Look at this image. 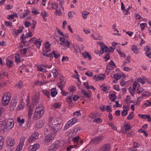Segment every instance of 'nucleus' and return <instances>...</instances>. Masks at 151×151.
Returning <instances> with one entry per match:
<instances>
[{
	"mask_svg": "<svg viewBox=\"0 0 151 151\" xmlns=\"http://www.w3.org/2000/svg\"><path fill=\"white\" fill-rule=\"evenodd\" d=\"M44 112V108L42 105L40 104L36 107L33 115V118L36 120L42 117Z\"/></svg>",
	"mask_w": 151,
	"mask_h": 151,
	"instance_id": "obj_1",
	"label": "nucleus"
},
{
	"mask_svg": "<svg viewBox=\"0 0 151 151\" xmlns=\"http://www.w3.org/2000/svg\"><path fill=\"white\" fill-rule=\"evenodd\" d=\"M62 125L60 121L57 120H54L52 123V130L54 133L56 134L62 128Z\"/></svg>",
	"mask_w": 151,
	"mask_h": 151,
	"instance_id": "obj_2",
	"label": "nucleus"
},
{
	"mask_svg": "<svg viewBox=\"0 0 151 151\" xmlns=\"http://www.w3.org/2000/svg\"><path fill=\"white\" fill-rule=\"evenodd\" d=\"M11 100L10 97L8 95V94L5 93L3 96L2 103L4 106L7 105Z\"/></svg>",
	"mask_w": 151,
	"mask_h": 151,
	"instance_id": "obj_3",
	"label": "nucleus"
},
{
	"mask_svg": "<svg viewBox=\"0 0 151 151\" xmlns=\"http://www.w3.org/2000/svg\"><path fill=\"white\" fill-rule=\"evenodd\" d=\"M40 96V94L38 92L34 94L32 99V102L33 104L36 105L38 104L39 101Z\"/></svg>",
	"mask_w": 151,
	"mask_h": 151,
	"instance_id": "obj_4",
	"label": "nucleus"
},
{
	"mask_svg": "<svg viewBox=\"0 0 151 151\" xmlns=\"http://www.w3.org/2000/svg\"><path fill=\"white\" fill-rule=\"evenodd\" d=\"M104 138L103 136H99L95 138L92 139L91 140V142L93 144L97 145L100 143L103 140Z\"/></svg>",
	"mask_w": 151,
	"mask_h": 151,
	"instance_id": "obj_5",
	"label": "nucleus"
},
{
	"mask_svg": "<svg viewBox=\"0 0 151 151\" xmlns=\"http://www.w3.org/2000/svg\"><path fill=\"white\" fill-rule=\"evenodd\" d=\"M6 141L7 145L10 147H13L16 143L14 139L10 137H7Z\"/></svg>",
	"mask_w": 151,
	"mask_h": 151,
	"instance_id": "obj_6",
	"label": "nucleus"
},
{
	"mask_svg": "<svg viewBox=\"0 0 151 151\" xmlns=\"http://www.w3.org/2000/svg\"><path fill=\"white\" fill-rule=\"evenodd\" d=\"M25 139V138L24 137H21L20 139V141L19 143V144L17 146V147L16 149V151H20L22 149L24 145Z\"/></svg>",
	"mask_w": 151,
	"mask_h": 151,
	"instance_id": "obj_7",
	"label": "nucleus"
},
{
	"mask_svg": "<svg viewBox=\"0 0 151 151\" xmlns=\"http://www.w3.org/2000/svg\"><path fill=\"white\" fill-rule=\"evenodd\" d=\"M55 134L54 133H48L45 137V141L47 142H50L54 139Z\"/></svg>",
	"mask_w": 151,
	"mask_h": 151,
	"instance_id": "obj_8",
	"label": "nucleus"
},
{
	"mask_svg": "<svg viewBox=\"0 0 151 151\" xmlns=\"http://www.w3.org/2000/svg\"><path fill=\"white\" fill-rule=\"evenodd\" d=\"M111 149V146L108 143L105 144L99 150V151H109Z\"/></svg>",
	"mask_w": 151,
	"mask_h": 151,
	"instance_id": "obj_9",
	"label": "nucleus"
},
{
	"mask_svg": "<svg viewBox=\"0 0 151 151\" xmlns=\"http://www.w3.org/2000/svg\"><path fill=\"white\" fill-rule=\"evenodd\" d=\"M6 124V121L5 120L0 122V131L3 130V132H5L6 130L7 126Z\"/></svg>",
	"mask_w": 151,
	"mask_h": 151,
	"instance_id": "obj_10",
	"label": "nucleus"
},
{
	"mask_svg": "<svg viewBox=\"0 0 151 151\" xmlns=\"http://www.w3.org/2000/svg\"><path fill=\"white\" fill-rule=\"evenodd\" d=\"M39 147V145L38 144L36 143L32 145H30L28 148V150L29 151H36Z\"/></svg>",
	"mask_w": 151,
	"mask_h": 151,
	"instance_id": "obj_11",
	"label": "nucleus"
},
{
	"mask_svg": "<svg viewBox=\"0 0 151 151\" xmlns=\"http://www.w3.org/2000/svg\"><path fill=\"white\" fill-rule=\"evenodd\" d=\"M6 123L7 128L8 130H11L13 127L14 122L12 119H10L7 121H6Z\"/></svg>",
	"mask_w": 151,
	"mask_h": 151,
	"instance_id": "obj_12",
	"label": "nucleus"
},
{
	"mask_svg": "<svg viewBox=\"0 0 151 151\" xmlns=\"http://www.w3.org/2000/svg\"><path fill=\"white\" fill-rule=\"evenodd\" d=\"M60 82L58 83L59 88L62 91V89L64 86L65 84V82L64 81L63 78H60Z\"/></svg>",
	"mask_w": 151,
	"mask_h": 151,
	"instance_id": "obj_13",
	"label": "nucleus"
},
{
	"mask_svg": "<svg viewBox=\"0 0 151 151\" xmlns=\"http://www.w3.org/2000/svg\"><path fill=\"white\" fill-rule=\"evenodd\" d=\"M51 146L55 151L60 147V143L58 141L55 142Z\"/></svg>",
	"mask_w": 151,
	"mask_h": 151,
	"instance_id": "obj_14",
	"label": "nucleus"
},
{
	"mask_svg": "<svg viewBox=\"0 0 151 151\" xmlns=\"http://www.w3.org/2000/svg\"><path fill=\"white\" fill-rule=\"evenodd\" d=\"M51 146L55 151L60 147V143L58 141L55 142Z\"/></svg>",
	"mask_w": 151,
	"mask_h": 151,
	"instance_id": "obj_15",
	"label": "nucleus"
},
{
	"mask_svg": "<svg viewBox=\"0 0 151 151\" xmlns=\"http://www.w3.org/2000/svg\"><path fill=\"white\" fill-rule=\"evenodd\" d=\"M17 102L18 100H17L16 99H12L10 104V108H12V110H13L17 106Z\"/></svg>",
	"mask_w": 151,
	"mask_h": 151,
	"instance_id": "obj_16",
	"label": "nucleus"
},
{
	"mask_svg": "<svg viewBox=\"0 0 151 151\" xmlns=\"http://www.w3.org/2000/svg\"><path fill=\"white\" fill-rule=\"evenodd\" d=\"M52 127H51L49 125L46 126L44 130V133L45 134H48V133L49 132L50 133H52Z\"/></svg>",
	"mask_w": 151,
	"mask_h": 151,
	"instance_id": "obj_17",
	"label": "nucleus"
},
{
	"mask_svg": "<svg viewBox=\"0 0 151 151\" xmlns=\"http://www.w3.org/2000/svg\"><path fill=\"white\" fill-rule=\"evenodd\" d=\"M29 37L28 36L27 34L26 33L25 35H24V34L22 35L20 37V38L22 39V42L24 44H25L26 42H27L29 41V40H26V39H28Z\"/></svg>",
	"mask_w": 151,
	"mask_h": 151,
	"instance_id": "obj_18",
	"label": "nucleus"
},
{
	"mask_svg": "<svg viewBox=\"0 0 151 151\" xmlns=\"http://www.w3.org/2000/svg\"><path fill=\"white\" fill-rule=\"evenodd\" d=\"M44 124L45 123L43 120H40L36 124V127L37 129H40L43 127Z\"/></svg>",
	"mask_w": 151,
	"mask_h": 151,
	"instance_id": "obj_19",
	"label": "nucleus"
},
{
	"mask_svg": "<svg viewBox=\"0 0 151 151\" xmlns=\"http://www.w3.org/2000/svg\"><path fill=\"white\" fill-rule=\"evenodd\" d=\"M82 93L87 98L91 97V92L90 91H88V92H86L84 90H81Z\"/></svg>",
	"mask_w": 151,
	"mask_h": 151,
	"instance_id": "obj_20",
	"label": "nucleus"
},
{
	"mask_svg": "<svg viewBox=\"0 0 151 151\" xmlns=\"http://www.w3.org/2000/svg\"><path fill=\"white\" fill-rule=\"evenodd\" d=\"M131 50L134 53L138 54L139 53V49L138 47L135 45H133L132 46Z\"/></svg>",
	"mask_w": 151,
	"mask_h": 151,
	"instance_id": "obj_21",
	"label": "nucleus"
},
{
	"mask_svg": "<svg viewBox=\"0 0 151 151\" xmlns=\"http://www.w3.org/2000/svg\"><path fill=\"white\" fill-rule=\"evenodd\" d=\"M80 137L79 136H77L72 138V140L75 145H77L78 144Z\"/></svg>",
	"mask_w": 151,
	"mask_h": 151,
	"instance_id": "obj_22",
	"label": "nucleus"
},
{
	"mask_svg": "<svg viewBox=\"0 0 151 151\" xmlns=\"http://www.w3.org/2000/svg\"><path fill=\"white\" fill-rule=\"evenodd\" d=\"M58 93L57 90L55 88H53L51 90V94L52 97L55 96Z\"/></svg>",
	"mask_w": 151,
	"mask_h": 151,
	"instance_id": "obj_23",
	"label": "nucleus"
},
{
	"mask_svg": "<svg viewBox=\"0 0 151 151\" xmlns=\"http://www.w3.org/2000/svg\"><path fill=\"white\" fill-rule=\"evenodd\" d=\"M54 77L55 78L57 77L59 75V73L58 72V69H53L52 70Z\"/></svg>",
	"mask_w": 151,
	"mask_h": 151,
	"instance_id": "obj_24",
	"label": "nucleus"
},
{
	"mask_svg": "<svg viewBox=\"0 0 151 151\" xmlns=\"http://www.w3.org/2000/svg\"><path fill=\"white\" fill-rule=\"evenodd\" d=\"M23 83L21 81H19L15 85V87L17 88L21 89L23 86Z\"/></svg>",
	"mask_w": 151,
	"mask_h": 151,
	"instance_id": "obj_25",
	"label": "nucleus"
},
{
	"mask_svg": "<svg viewBox=\"0 0 151 151\" xmlns=\"http://www.w3.org/2000/svg\"><path fill=\"white\" fill-rule=\"evenodd\" d=\"M85 53L86 54L85 55L83 53H82V55H83V57L84 58H86V57H88V59L90 60L91 59V57L89 54L87 52H86Z\"/></svg>",
	"mask_w": 151,
	"mask_h": 151,
	"instance_id": "obj_26",
	"label": "nucleus"
},
{
	"mask_svg": "<svg viewBox=\"0 0 151 151\" xmlns=\"http://www.w3.org/2000/svg\"><path fill=\"white\" fill-rule=\"evenodd\" d=\"M73 125V124H72V123L71 122L70 120L67 122L65 124V129H67L68 128H69Z\"/></svg>",
	"mask_w": 151,
	"mask_h": 151,
	"instance_id": "obj_27",
	"label": "nucleus"
},
{
	"mask_svg": "<svg viewBox=\"0 0 151 151\" xmlns=\"http://www.w3.org/2000/svg\"><path fill=\"white\" fill-rule=\"evenodd\" d=\"M34 44L37 46L38 48H39L41 45V42L40 41V39L35 41Z\"/></svg>",
	"mask_w": 151,
	"mask_h": 151,
	"instance_id": "obj_28",
	"label": "nucleus"
},
{
	"mask_svg": "<svg viewBox=\"0 0 151 151\" xmlns=\"http://www.w3.org/2000/svg\"><path fill=\"white\" fill-rule=\"evenodd\" d=\"M124 127L125 129V131L124 133H126L129 129L131 128L132 127L131 126L129 125L128 124H127L124 125Z\"/></svg>",
	"mask_w": 151,
	"mask_h": 151,
	"instance_id": "obj_29",
	"label": "nucleus"
},
{
	"mask_svg": "<svg viewBox=\"0 0 151 151\" xmlns=\"http://www.w3.org/2000/svg\"><path fill=\"white\" fill-rule=\"evenodd\" d=\"M146 77H143L142 78H138L137 81L143 84L145 83V81L146 80Z\"/></svg>",
	"mask_w": 151,
	"mask_h": 151,
	"instance_id": "obj_30",
	"label": "nucleus"
},
{
	"mask_svg": "<svg viewBox=\"0 0 151 151\" xmlns=\"http://www.w3.org/2000/svg\"><path fill=\"white\" fill-rule=\"evenodd\" d=\"M4 138L3 136H0V149H1L3 145Z\"/></svg>",
	"mask_w": 151,
	"mask_h": 151,
	"instance_id": "obj_31",
	"label": "nucleus"
},
{
	"mask_svg": "<svg viewBox=\"0 0 151 151\" xmlns=\"http://www.w3.org/2000/svg\"><path fill=\"white\" fill-rule=\"evenodd\" d=\"M122 77L121 74L119 73H115L114 75V77L115 79L118 80L120 79Z\"/></svg>",
	"mask_w": 151,
	"mask_h": 151,
	"instance_id": "obj_32",
	"label": "nucleus"
},
{
	"mask_svg": "<svg viewBox=\"0 0 151 151\" xmlns=\"http://www.w3.org/2000/svg\"><path fill=\"white\" fill-rule=\"evenodd\" d=\"M60 44L64 46L65 47H66L67 48H68L69 47V46L70 45V43L69 41L67 40L64 43H60Z\"/></svg>",
	"mask_w": 151,
	"mask_h": 151,
	"instance_id": "obj_33",
	"label": "nucleus"
},
{
	"mask_svg": "<svg viewBox=\"0 0 151 151\" xmlns=\"http://www.w3.org/2000/svg\"><path fill=\"white\" fill-rule=\"evenodd\" d=\"M31 136L35 140L38 138V133L37 132H35L31 135Z\"/></svg>",
	"mask_w": 151,
	"mask_h": 151,
	"instance_id": "obj_34",
	"label": "nucleus"
},
{
	"mask_svg": "<svg viewBox=\"0 0 151 151\" xmlns=\"http://www.w3.org/2000/svg\"><path fill=\"white\" fill-rule=\"evenodd\" d=\"M14 58L15 61L17 63H19L21 62L20 56L19 54H17L15 55Z\"/></svg>",
	"mask_w": 151,
	"mask_h": 151,
	"instance_id": "obj_35",
	"label": "nucleus"
},
{
	"mask_svg": "<svg viewBox=\"0 0 151 151\" xmlns=\"http://www.w3.org/2000/svg\"><path fill=\"white\" fill-rule=\"evenodd\" d=\"M89 116L92 119H93L98 116V115L97 113H91L89 115Z\"/></svg>",
	"mask_w": 151,
	"mask_h": 151,
	"instance_id": "obj_36",
	"label": "nucleus"
},
{
	"mask_svg": "<svg viewBox=\"0 0 151 151\" xmlns=\"http://www.w3.org/2000/svg\"><path fill=\"white\" fill-rule=\"evenodd\" d=\"M134 114L133 112H131L128 116L127 119L129 120H130L132 119L134 117Z\"/></svg>",
	"mask_w": 151,
	"mask_h": 151,
	"instance_id": "obj_37",
	"label": "nucleus"
},
{
	"mask_svg": "<svg viewBox=\"0 0 151 151\" xmlns=\"http://www.w3.org/2000/svg\"><path fill=\"white\" fill-rule=\"evenodd\" d=\"M116 96L114 94H111L109 96V98L113 101H114L116 99Z\"/></svg>",
	"mask_w": 151,
	"mask_h": 151,
	"instance_id": "obj_38",
	"label": "nucleus"
},
{
	"mask_svg": "<svg viewBox=\"0 0 151 151\" xmlns=\"http://www.w3.org/2000/svg\"><path fill=\"white\" fill-rule=\"evenodd\" d=\"M43 93L48 98H50V93L46 90H43L42 91Z\"/></svg>",
	"mask_w": 151,
	"mask_h": 151,
	"instance_id": "obj_39",
	"label": "nucleus"
},
{
	"mask_svg": "<svg viewBox=\"0 0 151 151\" xmlns=\"http://www.w3.org/2000/svg\"><path fill=\"white\" fill-rule=\"evenodd\" d=\"M143 91L144 89L142 88L138 87L137 89V93L139 94Z\"/></svg>",
	"mask_w": 151,
	"mask_h": 151,
	"instance_id": "obj_40",
	"label": "nucleus"
},
{
	"mask_svg": "<svg viewBox=\"0 0 151 151\" xmlns=\"http://www.w3.org/2000/svg\"><path fill=\"white\" fill-rule=\"evenodd\" d=\"M104 85H99L101 89L104 92L107 93L108 92L107 88H106L107 87L104 86Z\"/></svg>",
	"mask_w": 151,
	"mask_h": 151,
	"instance_id": "obj_41",
	"label": "nucleus"
},
{
	"mask_svg": "<svg viewBox=\"0 0 151 151\" xmlns=\"http://www.w3.org/2000/svg\"><path fill=\"white\" fill-rule=\"evenodd\" d=\"M52 53L54 55V57L55 58H58L60 56V54L58 53L56 51H53Z\"/></svg>",
	"mask_w": 151,
	"mask_h": 151,
	"instance_id": "obj_42",
	"label": "nucleus"
},
{
	"mask_svg": "<svg viewBox=\"0 0 151 151\" xmlns=\"http://www.w3.org/2000/svg\"><path fill=\"white\" fill-rule=\"evenodd\" d=\"M13 64V61L11 60H8L6 62V65L7 66L11 67L12 66Z\"/></svg>",
	"mask_w": 151,
	"mask_h": 151,
	"instance_id": "obj_43",
	"label": "nucleus"
},
{
	"mask_svg": "<svg viewBox=\"0 0 151 151\" xmlns=\"http://www.w3.org/2000/svg\"><path fill=\"white\" fill-rule=\"evenodd\" d=\"M37 70L40 71H42L43 72H47V70L43 67H37Z\"/></svg>",
	"mask_w": 151,
	"mask_h": 151,
	"instance_id": "obj_44",
	"label": "nucleus"
},
{
	"mask_svg": "<svg viewBox=\"0 0 151 151\" xmlns=\"http://www.w3.org/2000/svg\"><path fill=\"white\" fill-rule=\"evenodd\" d=\"M150 94V93L149 92L146 91H144L142 94V97L148 96H149Z\"/></svg>",
	"mask_w": 151,
	"mask_h": 151,
	"instance_id": "obj_45",
	"label": "nucleus"
},
{
	"mask_svg": "<svg viewBox=\"0 0 151 151\" xmlns=\"http://www.w3.org/2000/svg\"><path fill=\"white\" fill-rule=\"evenodd\" d=\"M75 12L73 11H70L68 13V17L70 18H72L73 17V15L75 14Z\"/></svg>",
	"mask_w": 151,
	"mask_h": 151,
	"instance_id": "obj_46",
	"label": "nucleus"
},
{
	"mask_svg": "<svg viewBox=\"0 0 151 151\" xmlns=\"http://www.w3.org/2000/svg\"><path fill=\"white\" fill-rule=\"evenodd\" d=\"M17 121L20 124H23L24 122V119H20V117H18L17 118Z\"/></svg>",
	"mask_w": 151,
	"mask_h": 151,
	"instance_id": "obj_47",
	"label": "nucleus"
},
{
	"mask_svg": "<svg viewBox=\"0 0 151 151\" xmlns=\"http://www.w3.org/2000/svg\"><path fill=\"white\" fill-rule=\"evenodd\" d=\"M101 49L103 52H107V51H108V48L105 45V46H103L102 48H101Z\"/></svg>",
	"mask_w": 151,
	"mask_h": 151,
	"instance_id": "obj_48",
	"label": "nucleus"
},
{
	"mask_svg": "<svg viewBox=\"0 0 151 151\" xmlns=\"http://www.w3.org/2000/svg\"><path fill=\"white\" fill-rule=\"evenodd\" d=\"M58 6V4L55 3H52L51 5L52 8L53 9H57Z\"/></svg>",
	"mask_w": 151,
	"mask_h": 151,
	"instance_id": "obj_49",
	"label": "nucleus"
},
{
	"mask_svg": "<svg viewBox=\"0 0 151 151\" xmlns=\"http://www.w3.org/2000/svg\"><path fill=\"white\" fill-rule=\"evenodd\" d=\"M33 112L31 111H29L28 112V116L29 118L28 120V122L29 123V122L31 121H30V119L31 118L32 116V115Z\"/></svg>",
	"mask_w": 151,
	"mask_h": 151,
	"instance_id": "obj_50",
	"label": "nucleus"
},
{
	"mask_svg": "<svg viewBox=\"0 0 151 151\" xmlns=\"http://www.w3.org/2000/svg\"><path fill=\"white\" fill-rule=\"evenodd\" d=\"M122 115L123 116H124L128 114L127 111L126 110L124 109L122 111Z\"/></svg>",
	"mask_w": 151,
	"mask_h": 151,
	"instance_id": "obj_51",
	"label": "nucleus"
},
{
	"mask_svg": "<svg viewBox=\"0 0 151 151\" xmlns=\"http://www.w3.org/2000/svg\"><path fill=\"white\" fill-rule=\"evenodd\" d=\"M12 33L15 36H17L19 34L17 30L15 29H13L12 30Z\"/></svg>",
	"mask_w": 151,
	"mask_h": 151,
	"instance_id": "obj_52",
	"label": "nucleus"
},
{
	"mask_svg": "<svg viewBox=\"0 0 151 151\" xmlns=\"http://www.w3.org/2000/svg\"><path fill=\"white\" fill-rule=\"evenodd\" d=\"M129 90L130 94L132 96H134L135 93V91L131 89V87H129Z\"/></svg>",
	"mask_w": 151,
	"mask_h": 151,
	"instance_id": "obj_53",
	"label": "nucleus"
},
{
	"mask_svg": "<svg viewBox=\"0 0 151 151\" xmlns=\"http://www.w3.org/2000/svg\"><path fill=\"white\" fill-rule=\"evenodd\" d=\"M147 115H145V114H139V116L141 118L144 119H146L147 118Z\"/></svg>",
	"mask_w": 151,
	"mask_h": 151,
	"instance_id": "obj_54",
	"label": "nucleus"
},
{
	"mask_svg": "<svg viewBox=\"0 0 151 151\" xmlns=\"http://www.w3.org/2000/svg\"><path fill=\"white\" fill-rule=\"evenodd\" d=\"M118 52V53L121 55V57H125V54L123 52L122 53L120 50L117 49L116 50Z\"/></svg>",
	"mask_w": 151,
	"mask_h": 151,
	"instance_id": "obj_55",
	"label": "nucleus"
},
{
	"mask_svg": "<svg viewBox=\"0 0 151 151\" xmlns=\"http://www.w3.org/2000/svg\"><path fill=\"white\" fill-rule=\"evenodd\" d=\"M80 128L79 127H75L73 129L74 133L75 134L77 132H79L80 131Z\"/></svg>",
	"mask_w": 151,
	"mask_h": 151,
	"instance_id": "obj_56",
	"label": "nucleus"
},
{
	"mask_svg": "<svg viewBox=\"0 0 151 151\" xmlns=\"http://www.w3.org/2000/svg\"><path fill=\"white\" fill-rule=\"evenodd\" d=\"M24 25L27 27H29L30 25H31V23L28 21H26L24 23Z\"/></svg>",
	"mask_w": 151,
	"mask_h": 151,
	"instance_id": "obj_57",
	"label": "nucleus"
},
{
	"mask_svg": "<svg viewBox=\"0 0 151 151\" xmlns=\"http://www.w3.org/2000/svg\"><path fill=\"white\" fill-rule=\"evenodd\" d=\"M60 105L58 103H55L52 105V106L55 108H60Z\"/></svg>",
	"mask_w": 151,
	"mask_h": 151,
	"instance_id": "obj_58",
	"label": "nucleus"
},
{
	"mask_svg": "<svg viewBox=\"0 0 151 151\" xmlns=\"http://www.w3.org/2000/svg\"><path fill=\"white\" fill-rule=\"evenodd\" d=\"M102 122V120H101V119L100 118H96L93 120V122H96L97 123L101 122Z\"/></svg>",
	"mask_w": 151,
	"mask_h": 151,
	"instance_id": "obj_59",
	"label": "nucleus"
},
{
	"mask_svg": "<svg viewBox=\"0 0 151 151\" xmlns=\"http://www.w3.org/2000/svg\"><path fill=\"white\" fill-rule=\"evenodd\" d=\"M110 57L109 54H107L105 56L103 57V58L105 59V61H107L110 59Z\"/></svg>",
	"mask_w": 151,
	"mask_h": 151,
	"instance_id": "obj_60",
	"label": "nucleus"
},
{
	"mask_svg": "<svg viewBox=\"0 0 151 151\" xmlns=\"http://www.w3.org/2000/svg\"><path fill=\"white\" fill-rule=\"evenodd\" d=\"M35 141V139L31 136L30 137L28 140V142L30 143H32L33 141Z\"/></svg>",
	"mask_w": 151,
	"mask_h": 151,
	"instance_id": "obj_61",
	"label": "nucleus"
},
{
	"mask_svg": "<svg viewBox=\"0 0 151 151\" xmlns=\"http://www.w3.org/2000/svg\"><path fill=\"white\" fill-rule=\"evenodd\" d=\"M99 79L100 81L103 80L104 79L105 75L104 74H101V75L99 76Z\"/></svg>",
	"mask_w": 151,
	"mask_h": 151,
	"instance_id": "obj_62",
	"label": "nucleus"
},
{
	"mask_svg": "<svg viewBox=\"0 0 151 151\" xmlns=\"http://www.w3.org/2000/svg\"><path fill=\"white\" fill-rule=\"evenodd\" d=\"M144 105L147 106H151V102H150L148 100H147L146 102H145Z\"/></svg>",
	"mask_w": 151,
	"mask_h": 151,
	"instance_id": "obj_63",
	"label": "nucleus"
},
{
	"mask_svg": "<svg viewBox=\"0 0 151 151\" xmlns=\"http://www.w3.org/2000/svg\"><path fill=\"white\" fill-rule=\"evenodd\" d=\"M85 74L89 77H91L93 75V73L91 72H86Z\"/></svg>",
	"mask_w": 151,
	"mask_h": 151,
	"instance_id": "obj_64",
	"label": "nucleus"
}]
</instances>
